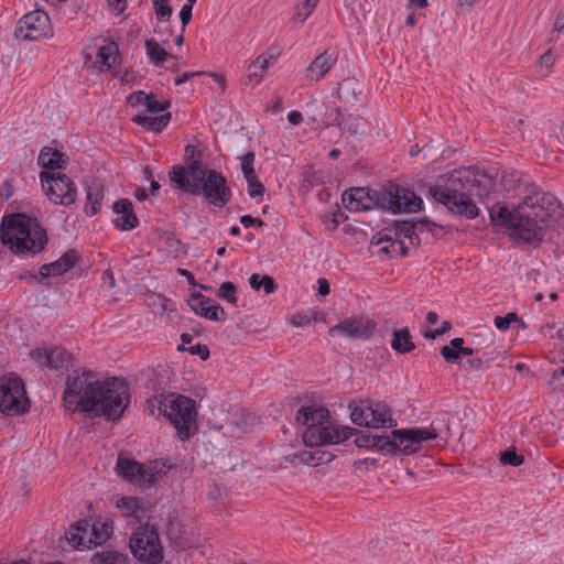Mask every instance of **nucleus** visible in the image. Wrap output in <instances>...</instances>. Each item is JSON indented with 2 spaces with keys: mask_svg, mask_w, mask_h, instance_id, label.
I'll return each mask as SVG.
<instances>
[{
  "mask_svg": "<svg viewBox=\"0 0 564 564\" xmlns=\"http://www.w3.org/2000/svg\"><path fill=\"white\" fill-rule=\"evenodd\" d=\"M403 442H408L406 445L410 455L421 451L423 443L430 440H440L443 444H446L451 437V420L447 414L442 417L435 419L430 427H408L404 432Z\"/></svg>",
  "mask_w": 564,
  "mask_h": 564,
  "instance_id": "obj_14",
  "label": "nucleus"
},
{
  "mask_svg": "<svg viewBox=\"0 0 564 564\" xmlns=\"http://www.w3.org/2000/svg\"><path fill=\"white\" fill-rule=\"evenodd\" d=\"M77 251L74 249L67 250L59 259L52 263L43 264L40 268V274L42 279L48 276H57L62 275L68 270L73 269L75 264L78 262Z\"/></svg>",
  "mask_w": 564,
  "mask_h": 564,
  "instance_id": "obj_19",
  "label": "nucleus"
},
{
  "mask_svg": "<svg viewBox=\"0 0 564 564\" xmlns=\"http://www.w3.org/2000/svg\"><path fill=\"white\" fill-rule=\"evenodd\" d=\"M186 166H188L193 161L202 162V152L195 145H186Z\"/></svg>",
  "mask_w": 564,
  "mask_h": 564,
  "instance_id": "obj_56",
  "label": "nucleus"
},
{
  "mask_svg": "<svg viewBox=\"0 0 564 564\" xmlns=\"http://www.w3.org/2000/svg\"><path fill=\"white\" fill-rule=\"evenodd\" d=\"M376 329V323L365 317H350L340 321L329 329V335L338 334L351 339H369Z\"/></svg>",
  "mask_w": 564,
  "mask_h": 564,
  "instance_id": "obj_17",
  "label": "nucleus"
},
{
  "mask_svg": "<svg viewBox=\"0 0 564 564\" xmlns=\"http://www.w3.org/2000/svg\"><path fill=\"white\" fill-rule=\"evenodd\" d=\"M296 421L305 425L302 440L311 447L340 443L352 431L350 426L334 425L329 411L324 406H301L296 412Z\"/></svg>",
  "mask_w": 564,
  "mask_h": 564,
  "instance_id": "obj_6",
  "label": "nucleus"
},
{
  "mask_svg": "<svg viewBox=\"0 0 564 564\" xmlns=\"http://www.w3.org/2000/svg\"><path fill=\"white\" fill-rule=\"evenodd\" d=\"M499 460L503 465L518 467L523 464L524 457L522 455L517 454L516 449L511 447L500 453Z\"/></svg>",
  "mask_w": 564,
  "mask_h": 564,
  "instance_id": "obj_43",
  "label": "nucleus"
},
{
  "mask_svg": "<svg viewBox=\"0 0 564 564\" xmlns=\"http://www.w3.org/2000/svg\"><path fill=\"white\" fill-rule=\"evenodd\" d=\"M192 11H193V8L191 7V4H184L180 11V19L182 22V33H184L186 25L192 20Z\"/></svg>",
  "mask_w": 564,
  "mask_h": 564,
  "instance_id": "obj_58",
  "label": "nucleus"
},
{
  "mask_svg": "<svg viewBox=\"0 0 564 564\" xmlns=\"http://www.w3.org/2000/svg\"><path fill=\"white\" fill-rule=\"evenodd\" d=\"M213 303V300L210 297H205L202 293L196 292L192 294L188 300L187 304L188 306L200 316H204L208 312V306Z\"/></svg>",
  "mask_w": 564,
  "mask_h": 564,
  "instance_id": "obj_35",
  "label": "nucleus"
},
{
  "mask_svg": "<svg viewBox=\"0 0 564 564\" xmlns=\"http://www.w3.org/2000/svg\"><path fill=\"white\" fill-rule=\"evenodd\" d=\"M129 545L133 556L141 562L158 564L163 558V549L154 528L139 527L132 533Z\"/></svg>",
  "mask_w": 564,
  "mask_h": 564,
  "instance_id": "obj_13",
  "label": "nucleus"
},
{
  "mask_svg": "<svg viewBox=\"0 0 564 564\" xmlns=\"http://www.w3.org/2000/svg\"><path fill=\"white\" fill-rule=\"evenodd\" d=\"M187 350L193 356H199L202 360H207L210 356L209 348L207 347V345L203 344H196L194 346H191L189 348H187Z\"/></svg>",
  "mask_w": 564,
  "mask_h": 564,
  "instance_id": "obj_54",
  "label": "nucleus"
},
{
  "mask_svg": "<svg viewBox=\"0 0 564 564\" xmlns=\"http://www.w3.org/2000/svg\"><path fill=\"white\" fill-rule=\"evenodd\" d=\"M319 449L314 451H302L299 453H293L285 456V459L291 464H304L310 466H316L318 465V457Z\"/></svg>",
  "mask_w": 564,
  "mask_h": 564,
  "instance_id": "obj_33",
  "label": "nucleus"
},
{
  "mask_svg": "<svg viewBox=\"0 0 564 564\" xmlns=\"http://www.w3.org/2000/svg\"><path fill=\"white\" fill-rule=\"evenodd\" d=\"M337 62L335 52L325 50L317 55L306 68V77L311 80L318 82L322 79Z\"/></svg>",
  "mask_w": 564,
  "mask_h": 564,
  "instance_id": "obj_20",
  "label": "nucleus"
},
{
  "mask_svg": "<svg viewBox=\"0 0 564 564\" xmlns=\"http://www.w3.org/2000/svg\"><path fill=\"white\" fill-rule=\"evenodd\" d=\"M91 564H128V558L118 551L108 550L94 554Z\"/></svg>",
  "mask_w": 564,
  "mask_h": 564,
  "instance_id": "obj_31",
  "label": "nucleus"
},
{
  "mask_svg": "<svg viewBox=\"0 0 564 564\" xmlns=\"http://www.w3.org/2000/svg\"><path fill=\"white\" fill-rule=\"evenodd\" d=\"M147 96H148V94H145L143 90L133 91L132 94L129 95L128 102L132 107H137V106H141V105L144 106Z\"/></svg>",
  "mask_w": 564,
  "mask_h": 564,
  "instance_id": "obj_57",
  "label": "nucleus"
},
{
  "mask_svg": "<svg viewBox=\"0 0 564 564\" xmlns=\"http://www.w3.org/2000/svg\"><path fill=\"white\" fill-rule=\"evenodd\" d=\"M395 231L397 236L409 238L411 235H414L415 226L413 225V221H395Z\"/></svg>",
  "mask_w": 564,
  "mask_h": 564,
  "instance_id": "obj_49",
  "label": "nucleus"
},
{
  "mask_svg": "<svg viewBox=\"0 0 564 564\" xmlns=\"http://www.w3.org/2000/svg\"><path fill=\"white\" fill-rule=\"evenodd\" d=\"M513 322H519L522 327H525V324L519 318L518 314L514 312H510L506 316H496L494 319L495 326L500 330L509 329L510 324Z\"/></svg>",
  "mask_w": 564,
  "mask_h": 564,
  "instance_id": "obj_44",
  "label": "nucleus"
},
{
  "mask_svg": "<svg viewBox=\"0 0 564 564\" xmlns=\"http://www.w3.org/2000/svg\"><path fill=\"white\" fill-rule=\"evenodd\" d=\"M170 120H171L170 112H166L159 117L138 115L133 118V121L135 123H138L142 127H145L147 129L154 131V132H161L169 124Z\"/></svg>",
  "mask_w": 564,
  "mask_h": 564,
  "instance_id": "obj_27",
  "label": "nucleus"
},
{
  "mask_svg": "<svg viewBox=\"0 0 564 564\" xmlns=\"http://www.w3.org/2000/svg\"><path fill=\"white\" fill-rule=\"evenodd\" d=\"M338 96L340 98H355L357 94H360L358 83L352 78L344 79L337 89Z\"/></svg>",
  "mask_w": 564,
  "mask_h": 564,
  "instance_id": "obj_37",
  "label": "nucleus"
},
{
  "mask_svg": "<svg viewBox=\"0 0 564 564\" xmlns=\"http://www.w3.org/2000/svg\"><path fill=\"white\" fill-rule=\"evenodd\" d=\"M172 467L173 465L167 463V460L154 459L144 464L120 453L115 469L117 475L126 481L142 487H150L172 469Z\"/></svg>",
  "mask_w": 564,
  "mask_h": 564,
  "instance_id": "obj_8",
  "label": "nucleus"
},
{
  "mask_svg": "<svg viewBox=\"0 0 564 564\" xmlns=\"http://www.w3.org/2000/svg\"><path fill=\"white\" fill-rule=\"evenodd\" d=\"M144 46L148 57L155 65L162 64L170 57V54L154 39H147Z\"/></svg>",
  "mask_w": 564,
  "mask_h": 564,
  "instance_id": "obj_32",
  "label": "nucleus"
},
{
  "mask_svg": "<svg viewBox=\"0 0 564 564\" xmlns=\"http://www.w3.org/2000/svg\"><path fill=\"white\" fill-rule=\"evenodd\" d=\"M130 401L124 380L108 378L102 383L91 370H73L66 378L63 402L70 412L94 413L107 420L122 416Z\"/></svg>",
  "mask_w": 564,
  "mask_h": 564,
  "instance_id": "obj_1",
  "label": "nucleus"
},
{
  "mask_svg": "<svg viewBox=\"0 0 564 564\" xmlns=\"http://www.w3.org/2000/svg\"><path fill=\"white\" fill-rule=\"evenodd\" d=\"M50 30V18L42 10H34L23 15L14 30L17 39L35 41L44 37Z\"/></svg>",
  "mask_w": 564,
  "mask_h": 564,
  "instance_id": "obj_16",
  "label": "nucleus"
},
{
  "mask_svg": "<svg viewBox=\"0 0 564 564\" xmlns=\"http://www.w3.org/2000/svg\"><path fill=\"white\" fill-rule=\"evenodd\" d=\"M343 115L338 107H333L326 111L324 127L337 124L341 127Z\"/></svg>",
  "mask_w": 564,
  "mask_h": 564,
  "instance_id": "obj_46",
  "label": "nucleus"
},
{
  "mask_svg": "<svg viewBox=\"0 0 564 564\" xmlns=\"http://www.w3.org/2000/svg\"><path fill=\"white\" fill-rule=\"evenodd\" d=\"M156 402L160 413L167 416L180 440H189L197 427L195 401L188 397L172 393Z\"/></svg>",
  "mask_w": 564,
  "mask_h": 564,
  "instance_id": "obj_7",
  "label": "nucleus"
},
{
  "mask_svg": "<svg viewBox=\"0 0 564 564\" xmlns=\"http://www.w3.org/2000/svg\"><path fill=\"white\" fill-rule=\"evenodd\" d=\"M318 294L322 296H326L330 292L329 283L326 279L319 278L318 281Z\"/></svg>",
  "mask_w": 564,
  "mask_h": 564,
  "instance_id": "obj_64",
  "label": "nucleus"
},
{
  "mask_svg": "<svg viewBox=\"0 0 564 564\" xmlns=\"http://www.w3.org/2000/svg\"><path fill=\"white\" fill-rule=\"evenodd\" d=\"M112 529V521L108 518L99 519L90 524V536L88 538L90 547L105 543L110 538Z\"/></svg>",
  "mask_w": 564,
  "mask_h": 564,
  "instance_id": "obj_25",
  "label": "nucleus"
},
{
  "mask_svg": "<svg viewBox=\"0 0 564 564\" xmlns=\"http://www.w3.org/2000/svg\"><path fill=\"white\" fill-rule=\"evenodd\" d=\"M140 502L135 497H122L117 501V508L123 510L126 516H134L140 509Z\"/></svg>",
  "mask_w": 564,
  "mask_h": 564,
  "instance_id": "obj_41",
  "label": "nucleus"
},
{
  "mask_svg": "<svg viewBox=\"0 0 564 564\" xmlns=\"http://www.w3.org/2000/svg\"><path fill=\"white\" fill-rule=\"evenodd\" d=\"M144 106L150 113H159L166 109V106L156 100L153 94H148Z\"/></svg>",
  "mask_w": 564,
  "mask_h": 564,
  "instance_id": "obj_47",
  "label": "nucleus"
},
{
  "mask_svg": "<svg viewBox=\"0 0 564 564\" xmlns=\"http://www.w3.org/2000/svg\"><path fill=\"white\" fill-rule=\"evenodd\" d=\"M281 54V50L278 46H271L261 55H259L254 61H252L248 69L251 68H260L262 72H265L271 65H273L278 57Z\"/></svg>",
  "mask_w": 564,
  "mask_h": 564,
  "instance_id": "obj_30",
  "label": "nucleus"
},
{
  "mask_svg": "<svg viewBox=\"0 0 564 564\" xmlns=\"http://www.w3.org/2000/svg\"><path fill=\"white\" fill-rule=\"evenodd\" d=\"M153 7L158 18L163 20H170L173 12L171 6H169L166 2H163L162 0H158V4H153Z\"/></svg>",
  "mask_w": 564,
  "mask_h": 564,
  "instance_id": "obj_50",
  "label": "nucleus"
},
{
  "mask_svg": "<svg viewBox=\"0 0 564 564\" xmlns=\"http://www.w3.org/2000/svg\"><path fill=\"white\" fill-rule=\"evenodd\" d=\"M341 203L349 212L381 208L398 214L421 210L423 200L413 191L389 183L378 191L366 187L345 191L341 195Z\"/></svg>",
  "mask_w": 564,
  "mask_h": 564,
  "instance_id": "obj_4",
  "label": "nucleus"
},
{
  "mask_svg": "<svg viewBox=\"0 0 564 564\" xmlns=\"http://www.w3.org/2000/svg\"><path fill=\"white\" fill-rule=\"evenodd\" d=\"M31 359L50 369H64L72 365V355L62 347L36 348L29 352Z\"/></svg>",
  "mask_w": 564,
  "mask_h": 564,
  "instance_id": "obj_18",
  "label": "nucleus"
},
{
  "mask_svg": "<svg viewBox=\"0 0 564 564\" xmlns=\"http://www.w3.org/2000/svg\"><path fill=\"white\" fill-rule=\"evenodd\" d=\"M243 176L248 183V194L251 198H256L264 194V185L258 180L256 172Z\"/></svg>",
  "mask_w": 564,
  "mask_h": 564,
  "instance_id": "obj_40",
  "label": "nucleus"
},
{
  "mask_svg": "<svg viewBox=\"0 0 564 564\" xmlns=\"http://www.w3.org/2000/svg\"><path fill=\"white\" fill-rule=\"evenodd\" d=\"M109 7L121 14L127 9V0H107Z\"/></svg>",
  "mask_w": 564,
  "mask_h": 564,
  "instance_id": "obj_63",
  "label": "nucleus"
},
{
  "mask_svg": "<svg viewBox=\"0 0 564 564\" xmlns=\"http://www.w3.org/2000/svg\"><path fill=\"white\" fill-rule=\"evenodd\" d=\"M37 163L47 170H63L66 167L67 158L56 149L44 147L41 150Z\"/></svg>",
  "mask_w": 564,
  "mask_h": 564,
  "instance_id": "obj_24",
  "label": "nucleus"
},
{
  "mask_svg": "<svg viewBox=\"0 0 564 564\" xmlns=\"http://www.w3.org/2000/svg\"><path fill=\"white\" fill-rule=\"evenodd\" d=\"M240 223L246 228H249L251 226L262 227L264 225V221L261 218H254L250 215L241 216Z\"/></svg>",
  "mask_w": 564,
  "mask_h": 564,
  "instance_id": "obj_59",
  "label": "nucleus"
},
{
  "mask_svg": "<svg viewBox=\"0 0 564 564\" xmlns=\"http://www.w3.org/2000/svg\"><path fill=\"white\" fill-rule=\"evenodd\" d=\"M366 121L358 115H348L341 120V129L350 134L360 135L365 132Z\"/></svg>",
  "mask_w": 564,
  "mask_h": 564,
  "instance_id": "obj_34",
  "label": "nucleus"
},
{
  "mask_svg": "<svg viewBox=\"0 0 564 564\" xmlns=\"http://www.w3.org/2000/svg\"><path fill=\"white\" fill-rule=\"evenodd\" d=\"M549 384L554 386L555 390L564 389V367H561L557 370L553 371Z\"/></svg>",
  "mask_w": 564,
  "mask_h": 564,
  "instance_id": "obj_55",
  "label": "nucleus"
},
{
  "mask_svg": "<svg viewBox=\"0 0 564 564\" xmlns=\"http://www.w3.org/2000/svg\"><path fill=\"white\" fill-rule=\"evenodd\" d=\"M517 205L525 212L550 221H558L564 218L562 203L553 194L543 192L534 184L525 185Z\"/></svg>",
  "mask_w": 564,
  "mask_h": 564,
  "instance_id": "obj_9",
  "label": "nucleus"
},
{
  "mask_svg": "<svg viewBox=\"0 0 564 564\" xmlns=\"http://www.w3.org/2000/svg\"><path fill=\"white\" fill-rule=\"evenodd\" d=\"M489 215L494 225H506L510 229L516 218V208L510 210L506 206L496 204L490 208Z\"/></svg>",
  "mask_w": 564,
  "mask_h": 564,
  "instance_id": "obj_29",
  "label": "nucleus"
},
{
  "mask_svg": "<svg viewBox=\"0 0 564 564\" xmlns=\"http://www.w3.org/2000/svg\"><path fill=\"white\" fill-rule=\"evenodd\" d=\"M156 299L160 302L162 313L174 312L176 310L174 302L166 299L165 296L156 294Z\"/></svg>",
  "mask_w": 564,
  "mask_h": 564,
  "instance_id": "obj_61",
  "label": "nucleus"
},
{
  "mask_svg": "<svg viewBox=\"0 0 564 564\" xmlns=\"http://www.w3.org/2000/svg\"><path fill=\"white\" fill-rule=\"evenodd\" d=\"M174 188L192 195H202L206 203L221 208L228 204L231 191L226 177L216 170L206 169L193 161L188 166L175 164L169 172Z\"/></svg>",
  "mask_w": 564,
  "mask_h": 564,
  "instance_id": "obj_3",
  "label": "nucleus"
},
{
  "mask_svg": "<svg viewBox=\"0 0 564 564\" xmlns=\"http://www.w3.org/2000/svg\"><path fill=\"white\" fill-rule=\"evenodd\" d=\"M112 208L116 214H127L133 212V205L129 198L118 199L115 202Z\"/></svg>",
  "mask_w": 564,
  "mask_h": 564,
  "instance_id": "obj_52",
  "label": "nucleus"
},
{
  "mask_svg": "<svg viewBox=\"0 0 564 564\" xmlns=\"http://www.w3.org/2000/svg\"><path fill=\"white\" fill-rule=\"evenodd\" d=\"M237 286L230 281L223 282L217 291V297L230 304L237 303Z\"/></svg>",
  "mask_w": 564,
  "mask_h": 564,
  "instance_id": "obj_38",
  "label": "nucleus"
},
{
  "mask_svg": "<svg viewBox=\"0 0 564 564\" xmlns=\"http://www.w3.org/2000/svg\"><path fill=\"white\" fill-rule=\"evenodd\" d=\"M90 536V522L86 519L79 520L66 532V539L69 544L76 549H90L88 538Z\"/></svg>",
  "mask_w": 564,
  "mask_h": 564,
  "instance_id": "obj_23",
  "label": "nucleus"
},
{
  "mask_svg": "<svg viewBox=\"0 0 564 564\" xmlns=\"http://www.w3.org/2000/svg\"><path fill=\"white\" fill-rule=\"evenodd\" d=\"M350 430L352 431L347 436V440L356 436L355 444L359 448L377 449L386 455H410L406 447L409 443L403 442L406 429L392 430L390 435H375L354 427H350Z\"/></svg>",
  "mask_w": 564,
  "mask_h": 564,
  "instance_id": "obj_10",
  "label": "nucleus"
},
{
  "mask_svg": "<svg viewBox=\"0 0 564 564\" xmlns=\"http://www.w3.org/2000/svg\"><path fill=\"white\" fill-rule=\"evenodd\" d=\"M97 57H98V61L101 62L104 65L110 67L111 66V63H110V57H111V50L107 46H101L99 50H98V54H97Z\"/></svg>",
  "mask_w": 564,
  "mask_h": 564,
  "instance_id": "obj_62",
  "label": "nucleus"
},
{
  "mask_svg": "<svg viewBox=\"0 0 564 564\" xmlns=\"http://www.w3.org/2000/svg\"><path fill=\"white\" fill-rule=\"evenodd\" d=\"M118 218L113 220L116 228L120 230H131L134 229L139 225V220L134 214V212L120 214Z\"/></svg>",
  "mask_w": 564,
  "mask_h": 564,
  "instance_id": "obj_39",
  "label": "nucleus"
},
{
  "mask_svg": "<svg viewBox=\"0 0 564 564\" xmlns=\"http://www.w3.org/2000/svg\"><path fill=\"white\" fill-rule=\"evenodd\" d=\"M474 354V349L470 347H463L459 350H454L448 346H443L441 348V356L447 361L453 362L459 358L460 355L471 356Z\"/></svg>",
  "mask_w": 564,
  "mask_h": 564,
  "instance_id": "obj_42",
  "label": "nucleus"
},
{
  "mask_svg": "<svg viewBox=\"0 0 564 564\" xmlns=\"http://www.w3.org/2000/svg\"><path fill=\"white\" fill-rule=\"evenodd\" d=\"M413 225L415 226V231L417 232L433 231V229L437 227L436 224L431 221L427 217L417 218L415 221H413Z\"/></svg>",
  "mask_w": 564,
  "mask_h": 564,
  "instance_id": "obj_53",
  "label": "nucleus"
},
{
  "mask_svg": "<svg viewBox=\"0 0 564 564\" xmlns=\"http://www.w3.org/2000/svg\"><path fill=\"white\" fill-rule=\"evenodd\" d=\"M371 243L373 245H381V243H386L384 246H382L379 250L380 253H383V254H390V253H394V252H399L400 256L402 257H405L408 254V247L405 246V243L400 240V239H392V238H389L388 236H383V237H379L378 240L375 241V238L371 240Z\"/></svg>",
  "mask_w": 564,
  "mask_h": 564,
  "instance_id": "obj_28",
  "label": "nucleus"
},
{
  "mask_svg": "<svg viewBox=\"0 0 564 564\" xmlns=\"http://www.w3.org/2000/svg\"><path fill=\"white\" fill-rule=\"evenodd\" d=\"M350 419L352 423L359 426L369 427L368 402H361L360 405L351 406Z\"/></svg>",
  "mask_w": 564,
  "mask_h": 564,
  "instance_id": "obj_36",
  "label": "nucleus"
},
{
  "mask_svg": "<svg viewBox=\"0 0 564 564\" xmlns=\"http://www.w3.org/2000/svg\"><path fill=\"white\" fill-rule=\"evenodd\" d=\"M494 187L495 181L489 174L469 166L451 172L443 186L430 187V194L448 212L474 219L479 214L475 198L489 195Z\"/></svg>",
  "mask_w": 564,
  "mask_h": 564,
  "instance_id": "obj_2",
  "label": "nucleus"
},
{
  "mask_svg": "<svg viewBox=\"0 0 564 564\" xmlns=\"http://www.w3.org/2000/svg\"><path fill=\"white\" fill-rule=\"evenodd\" d=\"M40 178L43 189L52 203L64 206L75 203L77 188L66 174L42 171Z\"/></svg>",
  "mask_w": 564,
  "mask_h": 564,
  "instance_id": "obj_15",
  "label": "nucleus"
},
{
  "mask_svg": "<svg viewBox=\"0 0 564 564\" xmlns=\"http://www.w3.org/2000/svg\"><path fill=\"white\" fill-rule=\"evenodd\" d=\"M550 223V220L534 216L517 205L516 218L509 235L518 242L536 247L544 239Z\"/></svg>",
  "mask_w": 564,
  "mask_h": 564,
  "instance_id": "obj_11",
  "label": "nucleus"
},
{
  "mask_svg": "<svg viewBox=\"0 0 564 564\" xmlns=\"http://www.w3.org/2000/svg\"><path fill=\"white\" fill-rule=\"evenodd\" d=\"M261 282L265 294H272L278 290L275 281L270 275H263Z\"/></svg>",
  "mask_w": 564,
  "mask_h": 564,
  "instance_id": "obj_60",
  "label": "nucleus"
},
{
  "mask_svg": "<svg viewBox=\"0 0 564 564\" xmlns=\"http://www.w3.org/2000/svg\"><path fill=\"white\" fill-rule=\"evenodd\" d=\"M204 317L210 321H220L226 318V311L219 305H210L208 306V312Z\"/></svg>",
  "mask_w": 564,
  "mask_h": 564,
  "instance_id": "obj_51",
  "label": "nucleus"
},
{
  "mask_svg": "<svg viewBox=\"0 0 564 564\" xmlns=\"http://www.w3.org/2000/svg\"><path fill=\"white\" fill-rule=\"evenodd\" d=\"M391 347L399 354H406L415 348V345L412 341V336L408 327L393 332Z\"/></svg>",
  "mask_w": 564,
  "mask_h": 564,
  "instance_id": "obj_26",
  "label": "nucleus"
},
{
  "mask_svg": "<svg viewBox=\"0 0 564 564\" xmlns=\"http://www.w3.org/2000/svg\"><path fill=\"white\" fill-rule=\"evenodd\" d=\"M317 4V0H304L299 7L296 12V19L303 23L313 12Z\"/></svg>",
  "mask_w": 564,
  "mask_h": 564,
  "instance_id": "obj_45",
  "label": "nucleus"
},
{
  "mask_svg": "<svg viewBox=\"0 0 564 564\" xmlns=\"http://www.w3.org/2000/svg\"><path fill=\"white\" fill-rule=\"evenodd\" d=\"M0 240L15 253L36 254L45 248L47 234L36 218L18 213L2 218Z\"/></svg>",
  "mask_w": 564,
  "mask_h": 564,
  "instance_id": "obj_5",
  "label": "nucleus"
},
{
  "mask_svg": "<svg viewBox=\"0 0 564 564\" xmlns=\"http://www.w3.org/2000/svg\"><path fill=\"white\" fill-rule=\"evenodd\" d=\"M368 414H369V427H394L397 426V420L391 414L389 405L382 402L369 403L368 402Z\"/></svg>",
  "mask_w": 564,
  "mask_h": 564,
  "instance_id": "obj_21",
  "label": "nucleus"
},
{
  "mask_svg": "<svg viewBox=\"0 0 564 564\" xmlns=\"http://www.w3.org/2000/svg\"><path fill=\"white\" fill-rule=\"evenodd\" d=\"M30 408L24 383L17 376L0 379V412L12 416L25 413Z\"/></svg>",
  "mask_w": 564,
  "mask_h": 564,
  "instance_id": "obj_12",
  "label": "nucleus"
},
{
  "mask_svg": "<svg viewBox=\"0 0 564 564\" xmlns=\"http://www.w3.org/2000/svg\"><path fill=\"white\" fill-rule=\"evenodd\" d=\"M254 159H256V154L252 151H248L241 158V171H242L243 175L256 172L254 167H253Z\"/></svg>",
  "mask_w": 564,
  "mask_h": 564,
  "instance_id": "obj_48",
  "label": "nucleus"
},
{
  "mask_svg": "<svg viewBox=\"0 0 564 564\" xmlns=\"http://www.w3.org/2000/svg\"><path fill=\"white\" fill-rule=\"evenodd\" d=\"M104 197L105 192L100 180L91 178L90 181L86 182L87 203L84 208L85 214L87 216L96 215L101 208Z\"/></svg>",
  "mask_w": 564,
  "mask_h": 564,
  "instance_id": "obj_22",
  "label": "nucleus"
}]
</instances>
